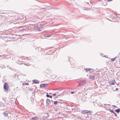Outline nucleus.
<instances>
[{
    "label": "nucleus",
    "instance_id": "obj_1",
    "mask_svg": "<svg viewBox=\"0 0 120 120\" xmlns=\"http://www.w3.org/2000/svg\"><path fill=\"white\" fill-rule=\"evenodd\" d=\"M46 106H50L52 105L53 103H51L50 100L48 99L46 100Z\"/></svg>",
    "mask_w": 120,
    "mask_h": 120
},
{
    "label": "nucleus",
    "instance_id": "obj_2",
    "mask_svg": "<svg viewBox=\"0 0 120 120\" xmlns=\"http://www.w3.org/2000/svg\"><path fill=\"white\" fill-rule=\"evenodd\" d=\"M4 88L5 90L8 91L9 89L8 84L6 82L5 83L4 85Z\"/></svg>",
    "mask_w": 120,
    "mask_h": 120
},
{
    "label": "nucleus",
    "instance_id": "obj_3",
    "mask_svg": "<svg viewBox=\"0 0 120 120\" xmlns=\"http://www.w3.org/2000/svg\"><path fill=\"white\" fill-rule=\"evenodd\" d=\"M85 83V81L84 80H82L79 83L78 85L79 86H81L84 85Z\"/></svg>",
    "mask_w": 120,
    "mask_h": 120
},
{
    "label": "nucleus",
    "instance_id": "obj_4",
    "mask_svg": "<svg viewBox=\"0 0 120 120\" xmlns=\"http://www.w3.org/2000/svg\"><path fill=\"white\" fill-rule=\"evenodd\" d=\"M82 113L83 114H87L89 113L88 114L91 115V113H90V112L89 111L87 110H84L82 111Z\"/></svg>",
    "mask_w": 120,
    "mask_h": 120
},
{
    "label": "nucleus",
    "instance_id": "obj_5",
    "mask_svg": "<svg viewBox=\"0 0 120 120\" xmlns=\"http://www.w3.org/2000/svg\"><path fill=\"white\" fill-rule=\"evenodd\" d=\"M48 84H41L40 85V86L41 88H44L46 87L48 85Z\"/></svg>",
    "mask_w": 120,
    "mask_h": 120
},
{
    "label": "nucleus",
    "instance_id": "obj_6",
    "mask_svg": "<svg viewBox=\"0 0 120 120\" xmlns=\"http://www.w3.org/2000/svg\"><path fill=\"white\" fill-rule=\"evenodd\" d=\"M115 80H113L109 82V84L111 85H115Z\"/></svg>",
    "mask_w": 120,
    "mask_h": 120
},
{
    "label": "nucleus",
    "instance_id": "obj_7",
    "mask_svg": "<svg viewBox=\"0 0 120 120\" xmlns=\"http://www.w3.org/2000/svg\"><path fill=\"white\" fill-rule=\"evenodd\" d=\"M89 78L90 79L93 80L94 79L95 77L94 75H90L89 76Z\"/></svg>",
    "mask_w": 120,
    "mask_h": 120
},
{
    "label": "nucleus",
    "instance_id": "obj_8",
    "mask_svg": "<svg viewBox=\"0 0 120 120\" xmlns=\"http://www.w3.org/2000/svg\"><path fill=\"white\" fill-rule=\"evenodd\" d=\"M32 82L33 83L35 84L38 83H39V81L37 80H33Z\"/></svg>",
    "mask_w": 120,
    "mask_h": 120
},
{
    "label": "nucleus",
    "instance_id": "obj_9",
    "mask_svg": "<svg viewBox=\"0 0 120 120\" xmlns=\"http://www.w3.org/2000/svg\"><path fill=\"white\" fill-rule=\"evenodd\" d=\"M63 90V89L62 88H60L58 89H53V90H58L59 91H61L62 90Z\"/></svg>",
    "mask_w": 120,
    "mask_h": 120
},
{
    "label": "nucleus",
    "instance_id": "obj_10",
    "mask_svg": "<svg viewBox=\"0 0 120 120\" xmlns=\"http://www.w3.org/2000/svg\"><path fill=\"white\" fill-rule=\"evenodd\" d=\"M46 96L47 97L50 98H52V96L50 95H49L48 94V93H46Z\"/></svg>",
    "mask_w": 120,
    "mask_h": 120
},
{
    "label": "nucleus",
    "instance_id": "obj_11",
    "mask_svg": "<svg viewBox=\"0 0 120 120\" xmlns=\"http://www.w3.org/2000/svg\"><path fill=\"white\" fill-rule=\"evenodd\" d=\"M3 114H4V116H6L8 115V113L6 111L4 112L3 113Z\"/></svg>",
    "mask_w": 120,
    "mask_h": 120
},
{
    "label": "nucleus",
    "instance_id": "obj_12",
    "mask_svg": "<svg viewBox=\"0 0 120 120\" xmlns=\"http://www.w3.org/2000/svg\"><path fill=\"white\" fill-rule=\"evenodd\" d=\"M115 111L118 113L120 112V109L119 108L117 109H116L115 110Z\"/></svg>",
    "mask_w": 120,
    "mask_h": 120
},
{
    "label": "nucleus",
    "instance_id": "obj_13",
    "mask_svg": "<svg viewBox=\"0 0 120 120\" xmlns=\"http://www.w3.org/2000/svg\"><path fill=\"white\" fill-rule=\"evenodd\" d=\"M116 57H117L116 56V57H115L114 58H112L111 59V61H114L115 60L116 58Z\"/></svg>",
    "mask_w": 120,
    "mask_h": 120
},
{
    "label": "nucleus",
    "instance_id": "obj_14",
    "mask_svg": "<svg viewBox=\"0 0 120 120\" xmlns=\"http://www.w3.org/2000/svg\"><path fill=\"white\" fill-rule=\"evenodd\" d=\"M25 30V29L24 28H23L19 30V31L20 32H22L24 30Z\"/></svg>",
    "mask_w": 120,
    "mask_h": 120
},
{
    "label": "nucleus",
    "instance_id": "obj_15",
    "mask_svg": "<svg viewBox=\"0 0 120 120\" xmlns=\"http://www.w3.org/2000/svg\"><path fill=\"white\" fill-rule=\"evenodd\" d=\"M44 36L46 37H49L51 36L48 35L47 34H45L44 35Z\"/></svg>",
    "mask_w": 120,
    "mask_h": 120
},
{
    "label": "nucleus",
    "instance_id": "obj_16",
    "mask_svg": "<svg viewBox=\"0 0 120 120\" xmlns=\"http://www.w3.org/2000/svg\"><path fill=\"white\" fill-rule=\"evenodd\" d=\"M84 70L86 71V72H87L88 71H89V68H86Z\"/></svg>",
    "mask_w": 120,
    "mask_h": 120
},
{
    "label": "nucleus",
    "instance_id": "obj_17",
    "mask_svg": "<svg viewBox=\"0 0 120 120\" xmlns=\"http://www.w3.org/2000/svg\"><path fill=\"white\" fill-rule=\"evenodd\" d=\"M31 119L32 120H36V117H32L31 118Z\"/></svg>",
    "mask_w": 120,
    "mask_h": 120
},
{
    "label": "nucleus",
    "instance_id": "obj_18",
    "mask_svg": "<svg viewBox=\"0 0 120 120\" xmlns=\"http://www.w3.org/2000/svg\"><path fill=\"white\" fill-rule=\"evenodd\" d=\"M57 103H58V101H55L54 102V104L55 105H56L57 104Z\"/></svg>",
    "mask_w": 120,
    "mask_h": 120
},
{
    "label": "nucleus",
    "instance_id": "obj_19",
    "mask_svg": "<svg viewBox=\"0 0 120 120\" xmlns=\"http://www.w3.org/2000/svg\"><path fill=\"white\" fill-rule=\"evenodd\" d=\"M48 8H47L48 10H49V9H53V8H52L51 7H48ZM53 9H56L55 8H53ZM56 9H57V8H56Z\"/></svg>",
    "mask_w": 120,
    "mask_h": 120
},
{
    "label": "nucleus",
    "instance_id": "obj_20",
    "mask_svg": "<svg viewBox=\"0 0 120 120\" xmlns=\"http://www.w3.org/2000/svg\"><path fill=\"white\" fill-rule=\"evenodd\" d=\"M36 30L39 31H41V29L40 28H38L36 29Z\"/></svg>",
    "mask_w": 120,
    "mask_h": 120
},
{
    "label": "nucleus",
    "instance_id": "obj_21",
    "mask_svg": "<svg viewBox=\"0 0 120 120\" xmlns=\"http://www.w3.org/2000/svg\"><path fill=\"white\" fill-rule=\"evenodd\" d=\"M100 55L101 56H102V57H105V56L102 53H100Z\"/></svg>",
    "mask_w": 120,
    "mask_h": 120
},
{
    "label": "nucleus",
    "instance_id": "obj_22",
    "mask_svg": "<svg viewBox=\"0 0 120 120\" xmlns=\"http://www.w3.org/2000/svg\"><path fill=\"white\" fill-rule=\"evenodd\" d=\"M109 111L112 113H113L114 112L113 110H110Z\"/></svg>",
    "mask_w": 120,
    "mask_h": 120
},
{
    "label": "nucleus",
    "instance_id": "obj_23",
    "mask_svg": "<svg viewBox=\"0 0 120 120\" xmlns=\"http://www.w3.org/2000/svg\"><path fill=\"white\" fill-rule=\"evenodd\" d=\"M113 113L114 114L115 116H116V117H117V114L114 112Z\"/></svg>",
    "mask_w": 120,
    "mask_h": 120
},
{
    "label": "nucleus",
    "instance_id": "obj_24",
    "mask_svg": "<svg viewBox=\"0 0 120 120\" xmlns=\"http://www.w3.org/2000/svg\"><path fill=\"white\" fill-rule=\"evenodd\" d=\"M8 56L7 55V56H4V58H6V59H8V57H7Z\"/></svg>",
    "mask_w": 120,
    "mask_h": 120
},
{
    "label": "nucleus",
    "instance_id": "obj_25",
    "mask_svg": "<svg viewBox=\"0 0 120 120\" xmlns=\"http://www.w3.org/2000/svg\"><path fill=\"white\" fill-rule=\"evenodd\" d=\"M110 18H114V16H112L111 15H110Z\"/></svg>",
    "mask_w": 120,
    "mask_h": 120
},
{
    "label": "nucleus",
    "instance_id": "obj_26",
    "mask_svg": "<svg viewBox=\"0 0 120 120\" xmlns=\"http://www.w3.org/2000/svg\"><path fill=\"white\" fill-rule=\"evenodd\" d=\"M85 116L86 117V118L88 116V114H85Z\"/></svg>",
    "mask_w": 120,
    "mask_h": 120
},
{
    "label": "nucleus",
    "instance_id": "obj_27",
    "mask_svg": "<svg viewBox=\"0 0 120 120\" xmlns=\"http://www.w3.org/2000/svg\"><path fill=\"white\" fill-rule=\"evenodd\" d=\"M56 93L54 94H52V95L53 96H56Z\"/></svg>",
    "mask_w": 120,
    "mask_h": 120
},
{
    "label": "nucleus",
    "instance_id": "obj_28",
    "mask_svg": "<svg viewBox=\"0 0 120 120\" xmlns=\"http://www.w3.org/2000/svg\"><path fill=\"white\" fill-rule=\"evenodd\" d=\"M112 106L113 107H115V108H116V107H117V106H116V105H112Z\"/></svg>",
    "mask_w": 120,
    "mask_h": 120
},
{
    "label": "nucleus",
    "instance_id": "obj_29",
    "mask_svg": "<svg viewBox=\"0 0 120 120\" xmlns=\"http://www.w3.org/2000/svg\"><path fill=\"white\" fill-rule=\"evenodd\" d=\"M112 0H106V1H107V2H110V1H111Z\"/></svg>",
    "mask_w": 120,
    "mask_h": 120
},
{
    "label": "nucleus",
    "instance_id": "obj_30",
    "mask_svg": "<svg viewBox=\"0 0 120 120\" xmlns=\"http://www.w3.org/2000/svg\"><path fill=\"white\" fill-rule=\"evenodd\" d=\"M74 93H75L74 92H71V94H74Z\"/></svg>",
    "mask_w": 120,
    "mask_h": 120
},
{
    "label": "nucleus",
    "instance_id": "obj_31",
    "mask_svg": "<svg viewBox=\"0 0 120 120\" xmlns=\"http://www.w3.org/2000/svg\"><path fill=\"white\" fill-rule=\"evenodd\" d=\"M90 70H93V69L92 68H89V71Z\"/></svg>",
    "mask_w": 120,
    "mask_h": 120
},
{
    "label": "nucleus",
    "instance_id": "obj_32",
    "mask_svg": "<svg viewBox=\"0 0 120 120\" xmlns=\"http://www.w3.org/2000/svg\"><path fill=\"white\" fill-rule=\"evenodd\" d=\"M90 70H93V69L92 68H89V71Z\"/></svg>",
    "mask_w": 120,
    "mask_h": 120
},
{
    "label": "nucleus",
    "instance_id": "obj_33",
    "mask_svg": "<svg viewBox=\"0 0 120 120\" xmlns=\"http://www.w3.org/2000/svg\"><path fill=\"white\" fill-rule=\"evenodd\" d=\"M29 84L28 83H26L25 84L26 85H28Z\"/></svg>",
    "mask_w": 120,
    "mask_h": 120
},
{
    "label": "nucleus",
    "instance_id": "obj_34",
    "mask_svg": "<svg viewBox=\"0 0 120 120\" xmlns=\"http://www.w3.org/2000/svg\"><path fill=\"white\" fill-rule=\"evenodd\" d=\"M47 8H41V9H43L45 10V9H47Z\"/></svg>",
    "mask_w": 120,
    "mask_h": 120
},
{
    "label": "nucleus",
    "instance_id": "obj_35",
    "mask_svg": "<svg viewBox=\"0 0 120 120\" xmlns=\"http://www.w3.org/2000/svg\"><path fill=\"white\" fill-rule=\"evenodd\" d=\"M68 59H69L70 58V56H68Z\"/></svg>",
    "mask_w": 120,
    "mask_h": 120
},
{
    "label": "nucleus",
    "instance_id": "obj_36",
    "mask_svg": "<svg viewBox=\"0 0 120 120\" xmlns=\"http://www.w3.org/2000/svg\"><path fill=\"white\" fill-rule=\"evenodd\" d=\"M118 90V88H116V90Z\"/></svg>",
    "mask_w": 120,
    "mask_h": 120
},
{
    "label": "nucleus",
    "instance_id": "obj_37",
    "mask_svg": "<svg viewBox=\"0 0 120 120\" xmlns=\"http://www.w3.org/2000/svg\"><path fill=\"white\" fill-rule=\"evenodd\" d=\"M46 114V115H47V116H46V117H47V116H48V114L47 113V114Z\"/></svg>",
    "mask_w": 120,
    "mask_h": 120
},
{
    "label": "nucleus",
    "instance_id": "obj_38",
    "mask_svg": "<svg viewBox=\"0 0 120 120\" xmlns=\"http://www.w3.org/2000/svg\"><path fill=\"white\" fill-rule=\"evenodd\" d=\"M67 89L68 90H69V88H68V89Z\"/></svg>",
    "mask_w": 120,
    "mask_h": 120
},
{
    "label": "nucleus",
    "instance_id": "obj_39",
    "mask_svg": "<svg viewBox=\"0 0 120 120\" xmlns=\"http://www.w3.org/2000/svg\"><path fill=\"white\" fill-rule=\"evenodd\" d=\"M49 94H51V93H49Z\"/></svg>",
    "mask_w": 120,
    "mask_h": 120
},
{
    "label": "nucleus",
    "instance_id": "obj_40",
    "mask_svg": "<svg viewBox=\"0 0 120 120\" xmlns=\"http://www.w3.org/2000/svg\"><path fill=\"white\" fill-rule=\"evenodd\" d=\"M24 84H24V83H22V85H24Z\"/></svg>",
    "mask_w": 120,
    "mask_h": 120
},
{
    "label": "nucleus",
    "instance_id": "obj_41",
    "mask_svg": "<svg viewBox=\"0 0 120 120\" xmlns=\"http://www.w3.org/2000/svg\"><path fill=\"white\" fill-rule=\"evenodd\" d=\"M56 93H58V91H57V92H56Z\"/></svg>",
    "mask_w": 120,
    "mask_h": 120
},
{
    "label": "nucleus",
    "instance_id": "obj_42",
    "mask_svg": "<svg viewBox=\"0 0 120 120\" xmlns=\"http://www.w3.org/2000/svg\"><path fill=\"white\" fill-rule=\"evenodd\" d=\"M58 24H57L56 25V26H58Z\"/></svg>",
    "mask_w": 120,
    "mask_h": 120
},
{
    "label": "nucleus",
    "instance_id": "obj_43",
    "mask_svg": "<svg viewBox=\"0 0 120 120\" xmlns=\"http://www.w3.org/2000/svg\"><path fill=\"white\" fill-rule=\"evenodd\" d=\"M41 50H40V51H41Z\"/></svg>",
    "mask_w": 120,
    "mask_h": 120
},
{
    "label": "nucleus",
    "instance_id": "obj_44",
    "mask_svg": "<svg viewBox=\"0 0 120 120\" xmlns=\"http://www.w3.org/2000/svg\"><path fill=\"white\" fill-rule=\"evenodd\" d=\"M51 101H52V100H51Z\"/></svg>",
    "mask_w": 120,
    "mask_h": 120
}]
</instances>
